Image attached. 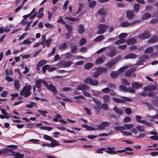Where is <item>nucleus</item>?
Masks as SVG:
<instances>
[{
    "instance_id": "1",
    "label": "nucleus",
    "mask_w": 158,
    "mask_h": 158,
    "mask_svg": "<svg viewBox=\"0 0 158 158\" xmlns=\"http://www.w3.org/2000/svg\"><path fill=\"white\" fill-rule=\"evenodd\" d=\"M110 124V123L108 122H103L101 123L100 125L98 126L97 128L93 127H90L86 124H82L81 125L82 127L86 128L88 130H102L106 128V127L109 126Z\"/></svg>"
},
{
    "instance_id": "2",
    "label": "nucleus",
    "mask_w": 158,
    "mask_h": 158,
    "mask_svg": "<svg viewBox=\"0 0 158 158\" xmlns=\"http://www.w3.org/2000/svg\"><path fill=\"white\" fill-rule=\"evenodd\" d=\"M121 58V56H118L113 60L108 61L106 64V66L108 68H110L115 65Z\"/></svg>"
},
{
    "instance_id": "3",
    "label": "nucleus",
    "mask_w": 158,
    "mask_h": 158,
    "mask_svg": "<svg viewBox=\"0 0 158 158\" xmlns=\"http://www.w3.org/2000/svg\"><path fill=\"white\" fill-rule=\"evenodd\" d=\"M31 86H28L24 87L20 92V94L24 96L25 97L29 96L31 94L30 90L31 89Z\"/></svg>"
},
{
    "instance_id": "4",
    "label": "nucleus",
    "mask_w": 158,
    "mask_h": 158,
    "mask_svg": "<svg viewBox=\"0 0 158 158\" xmlns=\"http://www.w3.org/2000/svg\"><path fill=\"white\" fill-rule=\"evenodd\" d=\"M99 30H98L97 33L98 34H102L105 31V30L107 29L109 27L108 26L104 24H100L98 27Z\"/></svg>"
},
{
    "instance_id": "5",
    "label": "nucleus",
    "mask_w": 158,
    "mask_h": 158,
    "mask_svg": "<svg viewBox=\"0 0 158 158\" xmlns=\"http://www.w3.org/2000/svg\"><path fill=\"white\" fill-rule=\"evenodd\" d=\"M44 86L50 91L52 92L54 94H56L57 93V90L56 89L55 86L52 84H48L45 82L44 84Z\"/></svg>"
},
{
    "instance_id": "6",
    "label": "nucleus",
    "mask_w": 158,
    "mask_h": 158,
    "mask_svg": "<svg viewBox=\"0 0 158 158\" xmlns=\"http://www.w3.org/2000/svg\"><path fill=\"white\" fill-rule=\"evenodd\" d=\"M140 21L139 20H136L131 23H129L127 21H124L121 23V26L122 27H127L129 26H132L135 24L139 23Z\"/></svg>"
},
{
    "instance_id": "7",
    "label": "nucleus",
    "mask_w": 158,
    "mask_h": 158,
    "mask_svg": "<svg viewBox=\"0 0 158 158\" xmlns=\"http://www.w3.org/2000/svg\"><path fill=\"white\" fill-rule=\"evenodd\" d=\"M150 36V35L149 32L145 31L144 32L139 35L138 36V38L141 40H144L149 38Z\"/></svg>"
},
{
    "instance_id": "8",
    "label": "nucleus",
    "mask_w": 158,
    "mask_h": 158,
    "mask_svg": "<svg viewBox=\"0 0 158 158\" xmlns=\"http://www.w3.org/2000/svg\"><path fill=\"white\" fill-rule=\"evenodd\" d=\"M41 83H42L44 85L45 82L42 79L37 80L36 81L35 88H37L38 89V91L40 92L41 91L40 87L41 86Z\"/></svg>"
},
{
    "instance_id": "9",
    "label": "nucleus",
    "mask_w": 158,
    "mask_h": 158,
    "mask_svg": "<svg viewBox=\"0 0 158 158\" xmlns=\"http://www.w3.org/2000/svg\"><path fill=\"white\" fill-rule=\"evenodd\" d=\"M89 87L87 85L85 84L80 85L78 86L76 88V89L78 90H81L83 91L89 89Z\"/></svg>"
},
{
    "instance_id": "10",
    "label": "nucleus",
    "mask_w": 158,
    "mask_h": 158,
    "mask_svg": "<svg viewBox=\"0 0 158 158\" xmlns=\"http://www.w3.org/2000/svg\"><path fill=\"white\" fill-rule=\"evenodd\" d=\"M73 63L72 61H69L66 62L64 60H62L59 64L65 67L69 66L72 64Z\"/></svg>"
},
{
    "instance_id": "11",
    "label": "nucleus",
    "mask_w": 158,
    "mask_h": 158,
    "mask_svg": "<svg viewBox=\"0 0 158 158\" xmlns=\"http://www.w3.org/2000/svg\"><path fill=\"white\" fill-rule=\"evenodd\" d=\"M135 16V13L133 11H127L126 12V17L127 18L132 19Z\"/></svg>"
},
{
    "instance_id": "12",
    "label": "nucleus",
    "mask_w": 158,
    "mask_h": 158,
    "mask_svg": "<svg viewBox=\"0 0 158 158\" xmlns=\"http://www.w3.org/2000/svg\"><path fill=\"white\" fill-rule=\"evenodd\" d=\"M136 70V69L135 68H131L127 70L125 72V75L127 77H129L132 74V73L135 72Z\"/></svg>"
},
{
    "instance_id": "13",
    "label": "nucleus",
    "mask_w": 158,
    "mask_h": 158,
    "mask_svg": "<svg viewBox=\"0 0 158 158\" xmlns=\"http://www.w3.org/2000/svg\"><path fill=\"white\" fill-rule=\"evenodd\" d=\"M158 37L156 36H154L151 38L148 41L149 44H153L156 42L158 41Z\"/></svg>"
},
{
    "instance_id": "14",
    "label": "nucleus",
    "mask_w": 158,
    "mask_h": 158,
    "mask_svg": "<svg viewBox=\"0 0 158 158\" xmlns=\"http://www.w3.org/2000/svg\"><path fill=\"white\" fill-rule=\"evenodd\" d=\"M113 110L114 111L115 113L119 115H122L123 113L122 110L116 106H114L113 108Z\"/></svg>"
},
{
    "instance_id": "15",
    "label": "nucleus",
    "mask_w": 158,
    "mask_h": 158,
    "mask_svg": "<svg viewBox=\"0 0 158 158\" xmlns=\"http://www.w3.org/2000/svg\"><path fill=\"white\" fill-rule=\"evenodd\" d=\"M107 148L108 149L106 150V152L108 153L111 154H116L117 153V152L113 150L115 149L114 147H109Z\"/></svg>"
},
{
    "instance_id": "16",
    "label": "nucleus",
    "mask_w": 158,
    "mask_h": 158,
    "mask_svg": "<svg viewBox=\"0 0 158 158\" xmlns=\"http://www.w3.org/2000/svg\"><path fill=\"white\" fill-rule=\"evenodd\" d=\"M137 57L136 55L134 53L129 54L125 56L124 58L125 59H135Z\"/></svg>"
},
{
    "instance_id": "17",
    "label": "nucleus",
    "mask_w": 158,
    "mask_h": 158,
    "mask_svg": "<svg viewBox=\"0 0 158 158\" xmlns=\"http://www.w3.org/2000/svg\"><path fill=\"white\" fill-rule=\"evenodd\" d=\"M156 88V87L154 85H151L146 86L144 89L147 91H152L155 90Z\"/></svg>"
},
{
    "instance_id": "18",
    "label": "nucleus",
    "mask_w": 158,
    "mask_h": 158,
    "mask_svg": "<svg viewBox=\"0 0 158 158\" xmlns=\"http://www.w3.org/2000/svg\"><path fill=\"white\" fill-rule=\"evenodd\" d=\"M67 43L66 42L61 44L59 47V49L61 50H65L67 49Z\"/></svg>"
},
{
    "instance_id": "19",
    "label": "nucleus",
    "mask_w": 158,
    "mask_h": 158,
    "mask_svg": "<svg viewBox=\"0 0 158 158\" xmlns=\"http://www.w3.org/2000/svg\"><path fill=\"white\" fill-rule=\"evenodd\" d=\"M126 42L128 45H130L135 44L136 43V41L135 38H131L127 40Z\"/></svg>"
},
{
    "instance_id": "20",
    "label": "nucleus",
    "mask_w": 158,
    "mask_h": 158,
    "mask_svg": "<svg viewBox=\"0 0 158 158\" xmlns=\"http://www.w3.org/2000/svg\"><path fill=\"white\" fill-rule=\"evenodd\" d=\"M119 72L117 71H114L112 72L110 74V77L113 78H116L119 75Z\"/></svg>"
},
{
    "instance_id": "21",
    "label": "nucleus",
    "mask_w": 158,
    "mask_h": 158,
    "mask_svg": "<svg viewBox=\"0 0 158 158\" xmlns=\"http://www.w3.org/2000/svg\"><path fill=\"white\" fill-rule=\"evenodd\" d=\"M14 86L16 90H18L20 87V84L19 83V81L18 80H16L14 81Z\"/></svg>"
},
{
    "instance_id": "22",
    "label": "nucleus",
    "mask_w": 158,
    "mask_h": 158,
    "mask_svg": "<svg viewBox=\"0 0 158 158\" xmlns=\"http://www.w3.org/2000/svg\"><path fill=\"white\" fill-rule=\"evenodd\" d=\"M132 86L133 88H138L141 87L142 85L138 82H135L132 83Z\"/></svg>"
},
{
    "instance_id": "23",
    "label": "nucleus",
    "mask_w": 158,
    "mask_h": 158,
    "mask_svg": "<svg viewBox=\"0 0 158 158\" xmlns=\"http://www.w3.org/2000/svg\"><path fill=\"white\" fill-rule=\"evenodd\" d=\"M104 38V35H100L96 37L94 39V41L97 42H99L101 40H103Z\"/></svg>"
},
{
    "instance_id": "24",
    "label": "nucleus",
    "mask_w": 158,
    "mask_h": 158,
    "mask_svg": "<svg viewBox=\"0 0 158 158\" xmlns=\"http://www.w3.org/2000/svg\"><path fill=\"white\" fill-rule=\"evenodd\" d=\"M113 101L117 103H125L124 100L118 98H113Z\"/></svg>"
},
{
    "instance_id": "25",
    "label": "nucleus",
    "mask_w": 158,
    "mask_h": 158,
    "mask_svg": "<svg viewBox=\"0 0 158 158\" xmlns=\"http://www.w3.org/2000/svg\"><path fill=\"white\" fill-rule=\"evenodd\" d=\"M84 31V27L81 24H80L78 27V31L79 33H82Z\"/></svg>"
},
{
    "instance_id": "26",
    "label": "nucleus",
    "mask_w": 158,
    "mask_h": 158,
    "mask_svg": "<svg viewBox=\"0 0 158 158\" xmlns=\"http://www.w3.org/2000/svg\"><path fill=\"white\" fill-rule=\"evenodd\" d=\"M104 102L105 103H108L110 102V97L107 95H105L102 97Z\"/></svg>"
},
{
    "instance_id": "27",
    "label": "nucleus",
    "mask_w": 158,
    "mask_h": 158,
    "mask_svg": "<svg viewBox=\"0 0 158 158\" xmlns=\"http://www.w3.org/2000/svg\"><path fill=\"white\" fill-rule=\"evenodd\" d=\"M97 70L100 73V74H101L102 73L106 72L107 71V69L105 68H99L97 69Z\"/></svg>"
},
{
    "instance_id": "28",
    "label": "nucleus",
    "mask_w": 158,
    "mask_h": 158,
    "mask_svg": "<svg viewBox=\"0 0 158 158\" xmlns=\"http://www.w3.org/2000/svg\"><path fill=\"white\" fill-rule=\"evenodd\" d=\"M98 14L100 15H105L106 14V11L103 9H101L98 11Z\"/></svg>"
},
{
    "instance_id": "29",
    "label": "nucleus",
    "mask_w": 158,
    "mask_h": 158,
    "mask_svg": "<svg viewBox=\"0 0 158 158\" xmlns=\"http://www.w3.org/2000/svg\"><path fill=\"white\" fill-rule=\"evenodd\" d=\"M117 53V51L115 50H111L109 54V55L111 57H113Z\"/></svg>"
},
{
    "instance_id": "30",
    "label": "nucleus",
    "mask_w": 158,
    "mask_h": 158,
    "mask_svg": "<svg viewBox=\"0 0 158 158\" xmlns=\"http://www.w3.org/2000/svg\"><path fill=\"white\" fill-rule=\"evenodd\" d=\"M153 51V48L152 47H150L146 49L145 50L144 53H145L148 54L152 52Z\"/></svg>"
},
{
    "instance_id": "31",
    "label": "nucleus",
    "mask_w": 158,
    "mask_h": 158,
    "mask_svg": "<svg viewBox=\"0 0 158 158\" xmlns=\"http://www.w3.org/2000/svg\"><path fill=\"white\" fill-rule=\"evenodd\" d=\"M104 62V60L102 57L101 56L98 58L95 61V63L97 64H99L102 63Z\"/></svg>"
},
{
    "instance_id": "32",
    "label": "nucleus",
    "mask_w": 158,
    "mask_h": 158,
    "mask_svg": "<svg viewBox=\"0 0 158 158\" xmlns=\"http://www.w3.org/2000/svg\"><path fill=\"white\" fill-rule=\"evenodd\" d=\"M151 16L150 14L147 13L143 15L142 16V19L143 20L147 19L148 18H150Z\"/></svg>"
},
{
    "instance_id": "33",
    "label": "nucleus",
    "mask_w": 158,
    "mask_h": 158,
    "mask_svg": "<svg viewBox=\"0 0 158 158\" xmlns=\"http://www.w3.org/2000/svg\"><path fill=\"white\" fill-rule=\"evenodd\" d=\"M51 141L52 146L54 147L56 145L58 146L60 145V144L53 138H52V139Z\"/></svg>"
},
{
    "instance_id": "34",
    "label": "nucleus",
    "mask_w": 158,
    "mask_h": 158,
    "mask_svg": "<svg viewBox=\"0 0 158 158\" xmlns=\"http://www.w3.org/2000/svg\"><path fill=\"white\" fill-rule=\"evenodd\" d=\"M126 42V40L124 39H121L116 41L114 44L116 45H119L121 44L124 43Z\"/></svg>"
},
{
    "instance_id": "35",
    "label": "nucleus",
    "mask_w": 158,
    "mask_h": 158,
    "mask_svg": "<svg viewBox=\"0 0 158 158\" xmlns=\"http://www.w3.org/2000/svg\"><path fill=\"white\" fill-rule=\"evenodd\" d=\"M15 158H23L24 155L22 154H20L18 153H16L14 155Z\"/></svg>"
},
{
    "instance_id": "36",
    "label": "nucleus",
    "mask_w": 158,
    "mask_h": 158,
    "mask_svg": "<svg viewBox=\"0 0 158 158\" xmlns=\"http://www.w3.org/2000/svg\"><path fill=\"white\" fill-rule=\"evenodd\" d=\"M101 108L102 109L107 110H108L109 107L106 103H104L101 105Z\"/></svg>"
},
{
    "instance_id": "37",
    "label": "nucleus",
    "mask_w": 158,
    "mask_h": 158,
    "mask_svg": "<svg viewBox=\"0 0 158 158\" xmlns=\"http://www.w3.org/2000/svg\"><path fill=\"white\" fill-rule=\"evenodd\" d=\"M98 82L96 80H93L91 79L90 84L91 85L96 86L98 85Z\"/></svg>"
},
{
    "instance_id": "38",
    "label": "nucleus",
    "mask_w": 158,
    "mask_h": 158,
    "mask_svg": "<svg viewBox=\"0 0 158 158\" xmlns=\"http://www.w3.org/2000/svg\"><path fill=\"white\" fill-rule=\"evenodd\" d=\"M96 1L94 0L89 3V6L90 8H93L96 6Z\"/></svg>"
},
{
    "instance_id": "39",
    "label": "nucleus",
    "mask_w": 158,
    "mask_h": 158,
    "mask_svg": "<svg viewBox=\"0 0 158 158\" xmlns=\"http://www.w3.org/2000/svg\"><path fill=\"white\" fill-rule=\"evenodd\" d=\"M140 5L137 3H135L134 6V9L136 12H138L139 10Z\"/></svg>"
},
{
    "instance_id": "40",
    "label": "nucleus",
    "mask_w": 158,
    "mask_h": 158,
    "mask_svg": "<svg viewBox=\"0 0 158 158\" xmlns=\"http://www.w3.org/2000/svg\"><path fill=\"white\" fill-rule=\"evenodd\" d=\"M52 41V39L51 38H49L44 41L45 44L47 47H49L50 45V44Z\"/></svg>"
},
{
    "instance_id": "41",
    "label": "nucleus",
    "mask_w": 158,
    "mask_h": 158,
    "mask_svg": "<svg viewBox=\"0 0 158 158\" xmlns=\"http://www.w3.org/2000/svg\"><path fill=\"white\" fill-rule=\"evenodd\" d=\"M65 18L66 19L72 21H76L79 20V19L78 18H75L73 17H65Z\"/></svg>"
},
{
    "instance_id": "42",
    "label": "nucleus",
    "mask_w": 158,
    "mask_h": 158,
    "mask_svg": "<svg viewBox=\"0 0 158 158\" xmlns=\"http://www.w3.org/2000/svg\"><path fill=\"white\" fill-rule=\"evenodd\" d=\"M137 130L141 132H144L145 131L144 127L142 126H139L136 127Z\"/></svg>"
},
{
    "instance_id": "43",
    "label": "nucleus",
    "mask_w": 158,
    "mask_h": 158,
    "mask_svg": "<svg viewBox=\"0 0 158 158\" xmlns=\"http://www.w3.org/2000/svg\"><path fill=\"white\" fill-rule=\"evenodd\" d=\"M93 64L91 63H88L85 64L84 67L85 69H89L92 67Z\"/></svg>"
},
{
    "instance_id": "44",
    "label": "nucleus",
    "mask_w": 158,
    "mask_h": 158,
    "mask_svg": "<svg viewBox=\"0 0 158 158\" xmlns=\"http://www.w3.org/2000/svg\"><path fill=\"white\" fill-rule=\"evenodd\" d=\"M119 89L120 90L125 91L126 92H127L128 91V89L127 88L123 86V85H121L119 87Z\"/></svg>"
},
{
    "instance_id": "45",
    "label": "nucleus",
    "mask_w": 158,
    "mask_h": 158,
    "mask_svg": "<svg viewBox=\"0 0 158 158\" xmlns=\"http://www.w3.org/2000/svg\"><path fill=\"white\" fill-rule=\"evenodd\" d=\"M36 105V103L35 102H31L30 104H27L26 106L27 108H31L34 106H35Z\"/></svg>"
},
{
    "instance_id": "46",
    "label": "nucleus",
    "mask_w": 158,
    "mask_h": 158,
    "mask_svg": "<svg viewBox=\"0 0 158 158\" xmlns=\"http://www.w3.org/2000/svg\"><path fill=\"white\" fill-rule=\"evenodd\" d=\"M128 66H127L122 67L121 68H120L118 70V72H121V73L123 72L126 70L127 69H128Z\"/></svg>"
},
{
    "instance_id": "47",
    "label": "nucleus",
    "mask_w": 158,
    "mask_h": 158,
    "mask_svg": "<svg viewBox=\"0 0 158 158\" xmlns=\"http://www.w3.org/2000/svg\"><path fill=\"white\" fill-rule=\"evenodd\" d=\"M71 52L72 53H74L75 52L77 51V46L74 45L71 46Z\"/></svg>"
},
{
    "instance_id": "48",
    "label": "nucleus",
    "mask_w": 158,
    "mask_h": 158,
    "mask_svg": "<svg viewBox=\"0 0 158 158\" xmlns=\"http://www.w3.org/2000/svg\"><path fill=\"white\" fill-rule=\"evenodd\" d=\"M31 43V42L30 40L29 39H27L25 40L24 42H22L20 44V45H22L23 44H30Z\"/></svg>"
},
{
    "instance_id": "49",
    "label": "nucleus",
    "mask_w": 158,
    "mask_h": 158,
    "mask_svg": "<svg viewBox=\"0 0 158 158\" xmlns=\"http://www.w3.org/2000/svg\"><path fill=\"white\" fill-rule=\"evenodd\" d=\"M122 83L125 85H129L130 83L128 82L127 80L123 78L121 79Z\"/></svg>"
},
{
    "instance_id": "50",
    "label": "nucleus",
    "mask_w": 158,
    "mask_h": 158,
    "mask_svg": "<svg viewBox=\"0 0 158 158\" xmlns=\"http://www.w3.org/2000/svg\"><path fill=\"white\" fill-rule=\"evenodd\" d=\"M156 94L155 91H151L148 93V96L150 97H153L155 96Z\"/></svg>"
},
{
    "instance_id": "51",
    "label": "nucleus",
    "mask_w": 158,
    "mask_h": 158,
    "mask_svg": "<svg viewBox=\"0 0 158 158\" xmlns=\"http://www.w3.org/2000/svg\"><path fill=\"white\" fill-rule=\"evenodd\" d=\"M121 132L123 135L126 136H131V133L126 131H122Z\"/></svg>"
},
{
    "instance_id": "52",
    "label": "nucleus",
    "mask_w": 158,
    "mask_h": 158,
    "mask_svg": "<svg viewBox=\"0 0 158 158\" xmlns=\"http://www.w3.org/2000/svg\"><path fill=\"white\" fill-rule=\"evenodd\" d=\"M86 42V39L85 38H82L80 40L79 42V44L81 46H82L85 44Z\"/></svg>"
},
{
    "instance_id": "53",
    "label": "nucleus",
    "mask_w": 158,
    "mask_h": 158,
    "mask_svg": "<svg viewBox=\"0 0 158 158\" xmlns=\"http://www.w3.org/2000/svg\"><path fill=\"white\" fill-rule=\"evenodd\" d=\"M125 126L126 127V129H129L133 127H134V125L131 123L127 124H125Z\"/></svg>"
},
{
    "instance_id": "54",
    "label": "nucleus",
    "mask_w": 158,
    "mask_h": 158,
    "mask_svg": "<svg viewBox=\"0 0 158 158\" xmlns=\"http://www.w3.org/2000/svg\"><path fill=\"white\" fill-rule=\"evenodd\" d=\"M93 100L97 104V105H100L101 103V102L95 98H93Z\"/></svg>"
},
{
    "instance_id": "55",
    "label": "nucleus",
    "mask_w": 158,
    "mask_h": 158,
    "mask_svg": "<svg viewBox=\"0 0 158 158\" xmlns=\"http://www.w3.org/2000/svg\"><path fill=\"white\" fill-rule=\"evenodd\" d=\"M131 121V118L128 116L124 118L123 120V122L125 123H127L130 122Z\"/></svg>"
},
{
    "instance_id": "56",
    "label": "nucleus",
    "mask_w": 158,
    "mask_h": 158,
    "mask_svg": "<svg viewBox=\"0 0 158 158\" xmlns=\"http://www.w3.org/2000/svg\"><path fill=\"white\" fill-rule=\"evenodd\" d=\"M43 137L45 139L50 141H51L52 139V138L51 137L46 135H43Z\"/></svg>"
},
{
    "instance_id": "57",
    "label": "nucleus",
    "mask_w": 158,
    "mask_h": 158,
    "mask_svg": "<svg viewBox=\"0 0 158 158\" xmlns=\"http://www.w3.org/2000/svg\"><path fill=\"white\" fill-rule=\"evenodd\" d=\"M65 26L66 29H67L69 32H70L71 33L72 30V27L70 25L67 24H65Z\"/></svg>"
},
{
    "instance_id": "58",
    "label": "nucleus",
    "mask_w": 158,
    "mask_h": 158,
    "mask_svg": "<svg viewBox=\"0 0 158 158\" xmlns=\"http://www.w3.org/2000/svg\"><path fill=\"white\" fill-rule=\"evenodd\" d=\"M145 136V134L144 133H140L139 135L135 136L136 139H140L143 138Z\"/></svg>"
},
{
    "instance_id": "59",
    "label": "nucleus",
    "mask_w": 158,
    "mask_h": 158,
    "mask_svg": "<svg viewBox=\"0 0 158 158\" xmlns=\"http://www.w3.org/2000/svg\"><path fill=\"white\" fill-rule=\"evenodd\" d=\"M92 93L93 94V95L95 96H99L100 94H101V93L99 91H94V90H93Z\"/></svg>"
},
{
    "instance_id": "60",
    "label": "nucleus",
    "mask_w": 158,
    "mask_h": 158,
    "mask_svg": "<svg viewBox=\"0 0 158 158\" xmlns=\"http://www.w3.org/2000/svg\"><path fill=\"white\" fill-rule=\"evenodd\" d=\"M127 36V34L126 33H122L119 35V37L120 39H123Z\"/></svg>"
},
{
    "instance_id": "61",
    "label": "nucleus",
    "mask_w": 158,
    "mask_h": 158,
    "mask_svg": "<svg viewBox=\"0 0 158 158\" xmlns=\"http://www.w3.org/2000/svg\"><path fill=\"white\" fill-rule=\"evenodd\" d=\"M110 91V89L108 88H106L102 89L101 90V91L104 93H109Z\"/></svg>"
},
{
    "instance_id": "62",
    "label": "nucleus",
    "mask_w": 158,
    "mask_h": 158,
    "mask_svg": "<svg viewBox=\"0 0 158 158\" xmlns=\"http://www.w3.org/2000/svg\"><path fill=\"white\" fill-rule=\"evenodd\" d=\"M38 111L39 112L41 115L45 117L46 116V114L47 113V112L46 111H42L38 110Z\"/></svg>"
},
{
    "instance_id": "63",
    "label": "nucleus",
    "mask_w": 158,
    "mask_h": 158,
    "mask_svg": "<svg viewBox=\"0 0 158 158\" xmlns=\"http://www.w3.org/2000/svg\"><path fill=\"white\" fill-rule=\"evenodd\" d=\"M47 63L46 60H43L39 62L38 64L40 66H42L43 65Z\"/></svg>"
},
{
    "instance_id": "64",
    "label": "nucleus",
    "mask_w": 158,
    "mask_h": 158,
    "mask_svg": "<svg viewBox=\"0 0 158 158\" xmlns=\"http://www.w3.org/2000/svg\"><path fill=\"white\" fill-rule=\"evenodd\" d=\"M8 93V92L6 91H3L1 95V96L2 97H5L7 96V95Z\"/></svg>"
}]
</instances>
